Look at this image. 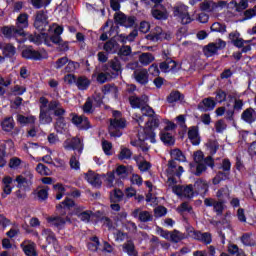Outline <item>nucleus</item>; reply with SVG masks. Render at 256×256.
Masks as SVG:
<instances>
[{"label":"nucleus","mask_w":256,"mask_h":256,"mask_svg":"<svg viewBox=\"0 0 256 256\" xmlns=\"http://www.w3.org/2000/svg\"><path fill=\"white\" fill-rule=\"evenodd\" d=\"M47 19H48L47 11L45 10L37 11L34 19L35 29H38V31H45V26L49 25V22L47 21Z\"/></svg>","instance_id":"2eb2a0df"},{"label":"nucleus","mask_w":256,"mask_h":256,"mask_svg":"<svg viewBox=\"0 0 256 256\" xmlns=\"http://www.w3.org/2000/svg\"><path fill=\"white\" fill-rule=\"evenodd\" d=\"M134 219L140 221V223H151L153 221V213L147 210H143L141 208H136L131 213Z\"/></svg>","instance_id":"f8f14e48"},{"label":"nucleus","mask_w":256,"mask_h":256,"mask_svg":"<svg viewBox=\"0 0 256 256\" xmlns=\"http://www.w3.org/2000/svg\"><path fill=\"white\" fill-rule=\"evenodd\" d=\"M208 189H209V185L207 184V181H205L203 179H198L194 183V191L197 194H199V193H207Z\"/></svg>","instance_id":"e433bc0d"},{"label":"nucleus","mask_w":256,"mask_h":256,"mask_svg":"<svg viewBox=\"0 0 256 256\" xmlns=\"http://www.w3.org/2000/svg\"><path fill=\"white\" fill-rule=\"evenodd\" d=\"M160 139L163 141L168 147L175 145V137L173 134L167 131H161Z\"/></svg>","instance_id":"4c0bfd02"},{"label":"nucleus","mask_w":256,"mask_h":256,"mask_svg":"<svg viewBox=\"0 0 256 256\" xmlns=\"http://www.w3.org/2000/svg\"><path fill=\"white\" fill-rule=\"evenodd\" d=\"M114 21L118 25H122V27H133L135 25V17L130 16L127 17L123 12L119 11L114 14Z\"/></svg>","instance_id":"ddd939ff"},{"label":"nucleus","mask_w":256,"mask_h":256,"mask_svg":"<svg viewBox=\"0 0 256 256\" xmlns=\"http://www.w3.org/2000/svg\"><path fill=\"white\" fill-rule=\"evenodd\" d=\"M103 49L106 53L113 55L119 51V44L115 40L111 39L104 43Z\"/></svg>","instance_id":"473e14b6"},{"label":"nucleus","mask_w":256,"mask_h":256,"mask_svg":"<svg viewBox=\"0 0 256 256\" xmlns=\"http://www.w3.org/2000/svg\"><path fill=\"white\" fill-rule=\"evenodd\" d=\"M71 207H75V201H73L71 198H66L57 206V209H71Z\"/></svg>","instance_id":"13d9d810"},{"label":"nucleus","mask_w":256,"mask_h":256,"mask_svg":"<svg viewBox=\"0 0 256 256\" xmlns=\"http://www.w3.org/2000/svg\"><path fill=\"white\" fill-rule=\"evenodd\" d=\"M215 129L216 133H223L225 129H227V123H225V120L220 119L215 123Z\"/></svg>","instance_id":"338daca9"},{"label":"nucleus","mask_w":256,"mask_h":256,"mask_svg":"<svg viewBox=\"0 0 256 256\" xmlns=\"http://www.w3.org/2000/svg\"><path fill=\"white\" fill-rule=\"evenodd\" d=\"M164 61L160 63L159 68L162 73H169L171 71H176L177 69V62L175 60H172L171 57L167 56V54L164 53L163 56Z\"/></svg>","instance_id":"f3484780"},{"label":"nucleus","mask_w":256,"mask_h":256,"mask_svg":"<svg viewBox=\"0 0 256 256\" xmlns=\"http://www.w3.org/2000/svg\"><path fill=\"white\" fill-rule=\"evenodd\" d=\"M207 167L205 162L196 163V171L194 172V175H196V177H201V175L207 171Z\"/></svg>","instance_id":"5fc2aeb1"},{"label":"nucleus","mask_w":256,"mask_h":256,"mask_svg":"<svg viewBox=\"0 0 256 256\" xmlns=\"http://www.w3.org/2000/svg\"><path fill=\"white\" fill-rule=\"evenodd\" d=\"M123 196V191L114 189L110 192V201L111 203H120V201H123Z\"/></svg>","instance_id":"79ce46f5"},{"label":"nucleus","mask_w":256,"mask_h":256,"mask_svg":"<svg viewBox=\"0 0 256 256\" xmlns=\"http://www.w3.org/2000/svg\"><path fill=\"white\" fill-rule=\"evenodd\" d=\"M17 121L21 125H33L36 121L35 116H23V115H18L17 116Z\"/></svg>","instance_id":"09e8293b"},{"label":"nucleus","mask_w":256,"mask_h":256,"mask_svg":"<svg viewBox=\"0 0 256 256\" xmlns=\"http://www.w3.org/2000/svg\"><path fill=\"white\" fill-rule=\"evenodd\" d=\"M142 116L143 117H153V115H155V110H153V108H151L149 105H147V103L140 108Z\"/></svg>","instance_id":"864d4df0"},{"label":"nucleus","mask_w":256,"mask_h":256,"mask_svg":"<svg viewBox=\"0 0 256 256\" xmlns=\"http://www.w3.org/2000/svg\"><path fill=\"white\" fill-rule=\"evenodd\" d=\"M74 215H76V217H78V219L84 223H89L91 220V211H85V208L81 206L75 208Z\"/></svg>","instance_id":"c85d7f7f"},{"label":"nucleus","mask_w":256,"mask_h":256,"mask_svg":"<svg viewBox=\"0 0 256 256\" xmlns=\"http://www.w3.org/2000/svg\"><path fill=\"white\" fill-rule=\"evenodd\" d=\"M42 237L45 238L48 245H53L57 247L58 241L57 236H55V232L49 228H44L41 233Z\"/></svg>","instance_id":"393cba45"},{"label":"nucleus","mask_w":256,"mask_h":256,"mask_svg":"<svg viewBox=\"0 0 256 256\" xmlns=\"http://www.w3.org/2000/svg\"><path fill=\"white\" fill-rule=\"evenodd\" d=\"M36 171L37 173H39L40 175H45L46 177H49V175H51V169H49L47 166H45L44 164L39 163L36 167Z\"/></svg>","instance_id":"6e6d98bb"},{"label":"nucleus","mask_w":256,"mask_h":256,"mask_svg":"<svg viewBox=\"0 0 256 256\" xmlns=\"http://www.w3.org/2000/svg\"><path fill=\"white\" fill-rule=\"evenodd\" d=\"M51 111L53 110H51L49 106L47 110H40L39 122L41 123V125H49V123H53Z\"/></svg>","instance_id":"7c9ffc66"},{"label":"nucleus","mask_w":256,"mask_h":256,"mask_svg":"<svg viewBox=\"0 0 256 256\" xmlns=\"http://www.w3.org/2000/svg\"><path fill=\"white\" fill-rule=\"evenodd\" d=\"M63 34V27L62 26H56L54 29V34L50 36V41L54 43V45H59L63 38H61V35Z\"/></svg>","instance_id":"58836bf2"},{"label":"nucleus","mask_w":256,"mask_h":256,"mask_svg":"<svg viewBox=\"0 0 256 256\" xmlns=\"http://www.w3.org/2000/svg\"><path fill=\"white\" fill-rule=\"evenodd\" d=\"M188 137L192 144L199 145L201 143V139L199 138V130L195 127H191L188 131Z\"/></svg>","instance_id":"ea45409f"},{"label":"nucleus","mask_w":256,"mask_h":256,"mask_svg":"<svg viewBox=\"0 0 256 256\" xmlns=\"http://www.w3.org/2000/svg\"><path fill=\"white\" fill-rule=\"evenodd\" d=\"M174 17L182 23V25H189L193 19H191V15H189V7L185 6V4H178L173 8Z\"/></svg>","instance_id":"39448f33"},{"label":"nucleus","mask_w":256,"mask_h":256,"mask_svg":"<svg viewBox=\"0 0 256 256\" xmlns=\"http://www.w3.org/2000/svg\"><path fill=\"white\" fill-rule=\"evenodd\" d=\"M49 107L53 110L54 116L56 118L55 130L57 133H63L67 123H65V114L67 111L64 109L63 104L59 100L50 101Z\"/></svg>","instance_id":"7ed1b4c3"},{"label":"nucleus","mask_w":256,"mask_h":256,"mask_svg":"<svg viewBox=\"0 0 256 256\" xmlns=\"http://www.w3.org/2000/svg\"><path fill=\"white\" fill-rule=\"evenodd\" d=\"M127 127V120L123 118V114L120 111L114 110L112 112V118L110 119V125L108 128L110 137H121L123 135V129Z\"/></svg>","instance_id":"f03ea898"},{"label":"nucleus","mask_w":256,"mask_h":256,"mask_svg":"<svg viewBox=\"0 0 256 256\" xmlns=\"http://www.w3.org/2000/svg\"><path fill=\"white\" fill-rule=\"evenodd\" d=\"M171 157L175 161H181V162L185 161V155H183V152L179 149L172 150L171 151Z\"/></svg>","instance_id":"4d7b16f0"},{"label":"nucleus","mask_w":256,"mask_h":256,"mask_svg":"<svg viewBox=\"0 0 256 256\" xmlns=\"http://www.w3.org/2000/svg\"><path fill=\"white\" fill-rule=\"evenodd\" d=\"M173 193L178 195L179 197H186L187 199H193L195 197V188L192 184L183 186V185H175L172 187Z\"/></svg>","instance_id":"6e6552de"},{"label":"nucleus","mask_w":256,"mask_h":256,"mask_svg":"<svg viewBox=\"0 0 256 256\" xmlns=\"http://www.w3.org/2000/svg\"><path fill=\"white\" fill-rule=\"evenodd\" d=\"M101 221L103 225H106L109 231H114V229L117 227V225L109 217H102Z\"/></svg>","instance_id":"69168bd1"},{"label":"nucleus","mask_w":256,"mask_h":256,"mask_svg":"<svg viewBox=\"0 0 256 256\" xmlns=\"http://www.w3.org/2000/svg\"><path fill=\"white\" fill-rule=\"evenodd\" d=\"M1 126L3 131H7V132L11 131L15 127V124L13 123V118L12 117L5 118L2 121Z\"/></svg>","instance_id":"3c124183"},{"label":"nucleus","mask_w":256,"mask_h":256,"mask_svg":"<svg viewBox=\"0 0 256 256\" xmlns=\"http://www.w3.org/2000/svg\"><path fill=\"white\" fill-rule=\"evenodd\" d=\"M216 5L213 1H204L200 4V9L202 11H213Z\"/></svg>","instance_id":"680f3d73"},{"label":"nucleus","mask_w":256,"mask_h":256,"mask_svg":"<svg viewBox=\"0 0 256 256\" xmlns=\"http://www.w3.org/2000/svg\"><path fill=\"white\" fill-rule=\"evenodd\" d=\"M241 119L242 121H244L245 123H248L249 125H251L252 123H255L256 122L255 109L250 107L244 110L241 114Z\"/></svg>","instance_id":"bb28decb"},{"label":"nucleus","mask_w":256,"mask_h":256,"mask_svg":"<svg viewBox=\"0 0 256 256\" xmlns=\"http://www.w3.org/2000/svg\"><path fill=\"white\" fill-rule=\"evenodd\" d=\"M131 157H133V151L127 147L122 146L118 155V159H120V161H125V159H131Z\"/></svg>","instance_id":"de8ad7c7"},{"label":"nucleus","mask_w":256,"mask_h":256,"mask_svg":"<svg viewBox=\"0 0 256 256\" xmlns=\"http://www.w3.org/2000/svg\"><path fill=\"white\" fill-rule=\"evenodd\" d=\"M157 33H151L148 34L146 36V39H148V41H159V39H161V28L157 27L156 28Z\"/></svg>","instance_id":"774afa93"},{"label":"nucleus","mask_w":256,"mask_h":256,"mask_svg":"<svg viewBox=\"0 0 256 256\" xmlns=\"http://www.w3.org/2000/svg\"><path fill=\"white\" fill-rule=\"evenodd\" d=\"M241 241L243 245H246V247H253L255 245V240L251 239V234L249 233L243 234Z\"/></svg>","instance_id":"603ef678"},{"label":"nucleus","mask_w":256,"mask_h":256,"mask_svg":"<svg viewBox=\"0 0 256 256\" xmlns=\"http://www.w3.org/2000/svg\"><path fill=\"white\" fill-rule=\"evenodd\" d=\"M185 234L183 232H180L179 230H173L170 234V241L172 243H179L185 239Z\"/></svg>","instance_id":"a18cd8bd"},{"label":"nucleus","mask_w":256,"mask_h":256,"mask_svg":"<svg viewBox=\"0 0 256 256\" xmlns=\"http://www.w3.org/2000/svg\"><path fill=\"white\" fill-rule=\"evenodd\" d=\"M188 234L192 239H195L196 241H200L205 245H211V243L213 242V236L209 232L202 233L199 230L192 229L188 232Z\"/></svg>","instance_id":"9d476101"},{"label":"nucleus","mask_w":256,"mask_h":256,"mask_svg":"<svg viewBox=\"0 0 256 256\" xmlns=\"http://www.w3.org/2000/svg\"><path fill=\"white\" fill-rule=\"evenodd\" d=\"M26 256H37V245L35 242L26 240L21 244Z\"/></svg>","instance_id":"a878e982"},{"label":"nucleus","mask_w":256,"mask_h":256,"mask_svg":"<svg viewBox=\"0 0 256 256\" xmlns=\"http://www.w3.org/2000/svg\"><path fill=\"white\" fill-rule=\"evenodd\" d=\"M15 182L17 183L18 189L29 191V189H31V185H33V172H22L20 175L16 176Z\"/></svg>","instance_id":"423d86ee"},{"label":"nucleus","mask_w":256,"mask_h":256,"mask_svg":"<svg viewBox=\"0 0 256 256\" xmlns=\"http://www.w3.org/2000/svg\"><path fill=\"white\" fill-rule=\"evenodd\" d=\"M2 34L7 39H16L18 43H25V41H30V43H34L35 45H41L44 43L45 45H48V47H51V44H49V40L45 38V33L42 34H29L25 33V30H18L15 26H5L1 29Z\"/></svg>","instance_id":"f257e3e1"},{"label":"nucleus","mask_w":256,"mask_h":256,"mask_svg":"<svg viewBox=\"0 0 256 256\" xmlns=\"http://www.w3.org/2000/svg\"><path fill=\"white\" fill-rule=\"evenodd\" d=\"M67 219V217L64 218L61 216H50L46 218V221L50 227H55L56 229H58V231H61V229L65 228Z\"/></svg>","instance_id":"6ab92c4d"},{"label":"nucleus","mask_w":256,"mask_h":256,"mask_svg":"<svg viewBox=\"0 0 256 256\" xmlns=\"http://www.w3.org/2000/svg\"><path fill=\"white\" fill-rule=\"evenodd\" d=\"M183 174L182 166H179L175 160L168 161L166 175L167 177H181Z\"/></svg>","instance_id":"dca6fc26"},{"label":"nucleus","mask_w":256,"mask_h":256,"mask_svg":"<svg viewBox=\"0 0 256 256\" xmlns=\"http://www.w3.org/2000/svg\"><path fill=\"white\" fill-rule=\"evenodd\" d=\"M129 103L133 109H141L144 105H147V97L133 95L129 97Z\"/></svg>","instance_id":"cd10ccee"},{"label":"nucleus","mask_w":256,"mask_h":256,"mask_svg":"<svg viewBox=\"0 0 256 256\" xmlns=\"http://www.w3.org/2000/svg\"><path fill=\"white\" fill-rule=\"evenodd\" d=\"M132 77L137 83H140V85H147L149 83V71H147L145 68L135 70Z\"/></svg>","instance_id":"a211bd4d"},{"label":"nucleus","mask_w":256,"mask_h":256,"mask_svg":"<svg viewBox=\"0 0 256 256\" xmlns=\"http://www.w3.org/2000/svg\"><path fill=\"white\" fill-rule=\"evenodd\" d=\"M27 27H29V14L22 13L17 18L16 28H18V31H24Z\"/></svg>","instance_id":"c756f323"},{"label":"nucleus","mask_w":256,"mask_h":256,"mask_svg":"<svg viewBox=\"0 0 256 256\" xmlns=\"http://www.w3.org/2000/svg\"><path fill=\"white\" fill-rule=\"evenodd\" d=\"M194 162L195 163H205L208 167H215V161L213 160L212 156H207L206 158L203 159V152L202 151H196L194 153Z\"/></svg>","instance_id":"5701e85b"},{"label":"nucleus","mask_w":256,"mask_h":256,"mask_svg":"<svg viewBox=\"0 0 256 256\" xmlns=\"http://www.w3.org/2000/svg\"><path fill=\"white\" fill-rule=\"evenodd\" d=\"M16 53V49L15 46L11 45V44H7L4 48H3V55L5 57H13V55H15Z\"/></svg>","instance_id":"052dcab7"},{"label":"nucleus","mask_w":256,"mask_h":256,"mask_svg":"<svg viewBox=\"0 0 256 256\" xmlns=\"http://www.w3.org/2000/svg\"><path fill=\"white\" fill-rule=\"evenodd\" d=\"M112 71H115L116 73H119L121 71V61H119V58L114 57L112 60L106 64Z\"/></svg>","instance_id":"8fccbe9b"},{"label":"nucleus","mask_w":256,"mask_h":256,"mask_svg":"<svg viewBox=\"0 0 256 256\" xmlns=\"http://www.w3.org/2000/svg\"><path fill=\"white\" fill-rule=\"evenodd\" d=\"M231 177V172H227L225 170L218 171L216 176L213 178V185H219L221 181H227Z\"/></svg>","instance_id":"72a5a7b5"},{"label":"nucleus","mask_w":256,"mask_h":256,"mask_svg":"<svg viewBox=\"0 0 256 256\" xmlns=\"http://www.w3.org/2000/svg\"><path fill=\"white\" fill-rule=\"evenodd\" d=\"M91 85V80L85 76H80L76 80V87L80 91H87L89 89V86Z\"/></svg>","instance_id":"f704fd0d"},{"label":"nucleus","mask_w":256,"mask_h":256,"mask_svg":"<svg viewBox=\"0 0 256 256\" xmlns=\"http://www.w3.org/2000/svg\"><path fill=\"white\" fill-rule=\"evenodd\" d=\"M102 149L105 155H113V144L107 140L102 141Z\"/></svg>","instance_id":"e2e57ef3"},{"label":"nucleus","mask_w":256,"mask_h":256,"mask_svg":"<svg viewBox=\"0 0 256 256\" xmlns=\"http://www.w3.org/2000/svg\"><path fill=\"white\" fill-rule=\"evenodd\" d=\"M177 101H183V94L177 90H174L167 96V102L177 103Z\"/></svg>","instance_id":"c03bdc74"},{"label":"nucleus","mask_w":256,"mask_h":256,"mask_svg":"<svg viewBox=\"0 0 256 256\" xmlns=\"http://www.w3.org/2000/svg\"><path fill=\"white\" fill-rule=\"evenodd\" d=\"M227 47V42L218 39L214 43H210L207 46L204 47V53L207 55V57H212V55H216V53L221 50L225 49Z\"/></svg>","instance_id":"4468645a"},{"label":"nucleus","mask_w":256,"mask_h":256,"mask_svg":"<svg viewBox=\"0 0 256 256\" xmlns=\"http://www.w3.org/2000/svg\"><path fill=\"white\" fill-rule=\"evenodd\" d=\"M225 203H227L225 200H216L213 198H206L204 200V205L206 207H213L214 213L218 216L223 215V211H225Z\"/></svg>","instance_id":"9b49d317"},{"label":"nucleus","mask_w":256,"mask_h":256,"mask_svg":"<svg viewBox=\"0 0 256 256\" xmlns=\"http://www.w3.org/2000/svg\"><path fill=\"white\" fill-rule=\"evenodd\" d=\"M123 250L129 256H137V250H135V244L132 241L124 243Z\"/></svg>","instance_id":"49530a36"},{"label":"nucleus","mask_w":256,"mask_h":256,"mask_svg":"<svg viewBox=\"0 0 256 256\" xmlns=\"http://www.w3.org/2000/svg\"><path fill=\"white\" fill-rule=\"evenodd\" d=\"M39 201H45L49 197V187L40 188L37 191Z\"/></svg>","instance_id":"bf43d9fd"},{"label":"nucleus","mask_w":256,"mask_h":256,"mask_svg":"<svg viewBox=\"0 0 256 256\" xmlns=\"http://www.w3.org/2000/svg\"><path fill=\"white\" fill-rule=\"evenodd\" d=\"M151 15L158 21H163L169 17L167 14V8H165L163 5H154V7L151 9Z\"/></svg>","instance_id":"aec40b11"},{"label":"nucleus","mask_w":256,"mask_h":256,"mask_svg":"<svg viewBox=\"0 0 256 256\" xmlns=\"http://www.w3.org/2000/svg\"><path fill=\"white\" fill-rule=\"evenodd\" d=\"M217 105V102L211 97L204 98L201 102L198 104L199 111H202L204 113H207V111H213Z\"/></svg>","instance_id":"412c9836"},{"label":"nucleus","mask_w":256,"mask_h":256,"mask_svg":"<svg viewBox=\"0 0 256 256\" xmlns=\"http://www.w3.org/2000/svg\"><path fill=\"white\" fill-rule=\"evenodd\" d=\"M138 61L141 65L147 67V65H151L155 61V56L149 52H144L139 56Z\"/></svg>","instance_id":"c9c22d12"},{"label":"nucleus","mask_w":256,"mask_h":256,"mask_svg":"<svg viewBox=\"0 0 256 256\" xmlns=\"http://www.w3.org/2000/svg\"><path fill=\"white\" fill-rule=\"evenodd\" d=\"M22 57L32 61H41V59H47V52L45 50H35L33 46H29L22 50Z\"/></svg>","instance_id":"0eeeda50"},{"label":"nucleus","mask_w":256,"mask_h":256,"mask_svg":"<svg viewBox=\"0 0 256 256\" xmlns=\"http://www.w3.org/2000/svg\"><path fill=\"white\" fill-rule=\"evenodd\" d=\"M211 31H214L216 33H225L227 31V26L219 22H215L211 26Z\"/></svg>","instance_id":"0e129e2a"},{"label":"nucleus","mask_w":256,"mask_h":256,"mask_svg":"<svg viewBox=\"0 0 256 256\" xmlns=\"http://www.w3.org/2000/svg\"><path fill=\"white\" fill-rule=\"evenodd\" d=\"M111 79H113V76L109 73V66L104 64L102 66V72L97 73L96 81L103 85V83H107V81H111Z\"/></svg>","instance_id":"b1692460"},{"label":"nucleus","mask_w":256,"mask_h":256,"mask_svg":"<svg viewBox=\"0 0 256 256\" xmlns=\"http://www.w3.org/2000/svg\"><path fill=\"white\" fill-rule=\"evenodd\" d=\"M145 125L146 126L143 129L145 137H141V135H139L140 139H149L150 143H155V132H153V130L157 129V127H159L160 125L159 116L155 114L153 116H150Z\"/></svg>","instance_id":"20e7f679"},{"label":"nucleus","mask_w":256,"mask_h":256,"mask_svg":"<svg viewBox=\"0 0 256 256\" xmlns=\"http://www.w3.org/2000/svg\"><path fill=\"white\" fill-rule=\"evenodd\" d=\"M216 197L219 199V201H225V199H229L231 197V190H229V187H222L216 192Z\"/></svg>","instance_id":"37998d69"},{"label":"nucleus","mask_w":256,"mask_h":256,"mask_svg":"<svg viewBox=\"0 0 256 256\" xmlns=\"http://www.w3.org/2000/svg\"><path fill=\"white\" fill-rule=\"evenodd\" d=\"M85 179L86 181H88V183H90V185H92V187H96L97 189H99V187L103 185V182L101 181V176L93 171H88L85 174Z\"/></svg>","instance_id":"4be33fe9"},{"label":"nucleus","mask_w":256,"mask_h":256,"mask_svg":"<svg viewBox=\"0 0 256 256\" xmlns=\"http://www.w3.org/2000/svg\"><path fill=\"white\" fill-rule=\"evenodd\" d=\"M64 149L66 151H78V153H83V139L79 137H73L66 139L63 143Z\"/></svg>","instance_id":"1a4fd4ad"},{"label":"nucleus","mask_w":256,"mask_h":256,"mask_svg":"<svg viewBox=\"0 0 256 256\" xmlns=\"http://www.w3.org/2000/svg\"><path fill=\"white\" fill-rule=\"evenodd\" d=\"M205 147L210 155H215L219 151V142L217 140H208Z\"/></svg>","instance_id":"a19ab883"},{"label":"nucleus","mask_w":256,"mask_h":256,"mask_svg":"<svg viewBox=\"0 0 256 256\" xmlns=\"http://www.w3.org/2000/svg\"><path fill=\"white\" fill-rule=\"evenodd\" d=\"M118 56L122 61H129L130 57H133V50L129 45H123L118 51Z\"/></svg>","instance_id":"2f4dec72"}]
</instances>
